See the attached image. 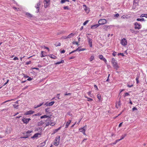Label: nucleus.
Returning a JSON list of instances; mask_svg holds the SVG:
<instances>
[{"instance_id": "obj_2", "label": "nucleus", "mask_w": 147, "mask_h": 147, "mask_svg": "<svg viewBox=\"0 0 147 147\" xmlns=\"http://www.w3.org/2000/svg\"><path fill=\"white\" fill-rule=\"evenodd\" d=\"M107 22V21L105 19H100L98 22V23L100 25L105 24Z\"/></svg>"}, {"instance_id": "obj_34", "label": "nucleus", "mask_w": 147, "mask_h": 147, "mask_svg": "<svg viewBox=\"0 0 147 147\" xmlns=\"http://www.w3.org/2000/svg\"><path fill=\"white\" fill-rule=\"evenodd\" d=\"M55 45L56 46V47H57V46H60L61 45V43H60V42H59L58 43V44H57V43H56L55 44Z\"/></svg>"}, {"instance_id": "obj_42", "label": "nucleus", "mask_w": 147, "mask_h": 147, "mask_svg": "<svg viewBox=\"0 0 147 147\" xmlns=\"http://www.w3.org/2000/svg\"><path fill=\"white\" fill-rule=\"evenodd\" d=\"M65 96H70L71 95V93H65L64 94Z\"/></svg>"}, {"instance_id": "obj_54", "label": "nucleus", "mask_w": 147, "mask_h": 147, "mask_svg": "<svg viewBox=\"0 0 147 147\" xmlns=\"http://www.w3.org/2000/svg\"><path fill=\"white\" fill-rule=\"evenodd\" d=\"M87 98L88 99V101H91L92 100V99L91 98Z\"/></svg>"}, {"instance_id": "obj_31", "label": "nucleus", "mask_w": 147, "mask_h": 147, "mask_svg": "<svg viewBox=\"0 0 147 147\" xmlns=\"http://www.w3.org/2000/svg\"><path fill=\"white\" fill-rule=\"evenodd\" d=\"M15 100V99H11L9 100H6V101H4V102H3V104H4V103H5L6 102H9V101H12V100Z\"/></svg>"}, {"instance_id": "obj_6", "label": "nucleus", "mask_w": 147, "mask_h": 147, "mask_svg": "<svg viewBox=\"0 0 147 147\" xmlns=\"http://www.w3.org/2000/svg\"><path fill=\"white\" fill-rule=\"evenodd\" d=\"M127 40L125 38H123L122 39L121 41V44L123 46L126 45L127 44Z\"/></svg>"}, {"instance_id": "obj_35", "label": "nucleus", "mask_w": 147, "mask_h": 147, "mask_svg": "<svg viewBox=\"0 0 147 147\" xmlns=\"http://www.w3.org/2000/svg\"><path fill=\"white\" fill-rule=\"evenodd\" d=\"M139 78V76H138L136 77V83L137 84H138L139 82V80H138V79Z\"/></svg>"}, {"instance_id": "obj_37", "label": "nucleus", "mask_w": 147, "mask_h": 147, "mask_svg": "<svg viewBox=\"0 0 147 147\" xmlns=\"http://www.w3.org/2000/svg\"><path fill=\"white\" fill-rule=\"evenodd\" d=\"M45 112H46L49 113V111H50L49 109V108L46 109L45 110Z\"/></svg>"}, {"instance_id": "obj_53", "label": "nucleus", "mask_w": 147, "mask_h": 147, "mask_svg": "<svg viewBox=\"0 0 147 147\" xmlns=\"http://www.w3.org/2000/svg\"><path fill=\"white\" fill-rule=\"evenodd\" d=\"M116 53H117L116 52L114 51L113 53V55L114 56H115L116 55Z\"/></svg>"}, {"instance_id": "obj_55", "label": "nucleus", "mask_w": 147, "mask_h": 147, "mask_svg": "<svg viewBox=\"0 0 147 147\" xmlns=\"http://www.w3.org/2000/svg\"><path fill=\"white\" fill-rule=\"evenodd\" d=\"M80 47H79L76 49L75 50V51L76 52L77 51H80Z\"/></svg>"}, {"instance_id": "obj_3", "label": "nucleus", "mask_w": 147, "mask_h": 147, "mask_svg": "<svg viewBox=\"0 0 147 147\" xmlns=\"http://www.w3.org/2000/svg\"><path fill=\"white\" fill-rule=\"evenodd\" d=\"M50 4V0H44V7L47 8Z\"/></svg>"}, {"instance_id": "obj_17", "label": "nucleus", "mask_w": 147, "mask_h": 147, "mask_svg": "<svg viewBox=\"0 0 147 147\" xmlns=\"http://www.w3.org/2000/svg\"><path fill=\"white\" fill-rule=\"evenodd\" d=\"M49 57H50L53 59H55L56 58V57L53 54L50 55Z\"/></svg>"}, {"instance_id": "obj_62", "label": "nucleus", "mask_w": 147, "mask_h": 147, "mask_svg": "<svg viewBox=\"0 0 147 147\" xmlns=\"http://www.w3.org/2000/svg\"><path fill=\"white\" fill-rule=\"evenodd\" d=\"M119 16V14L118 13H117L115 15V17H118Z\"/></svg>"}, {"instance_id": "obj_4", "label": "nucleus", "mask_w": 147, "mask_h": 147, "mask_svg": "<svg viewBox=\"0 0 147 147\" xmlns=\"http://www.w3.org/2000/svg\"><path fill=\"white\" fill-rule=\"evenodd\" d=\"M135 27V28L136 29H140L142 27V26L139 24H138L137 22H135L134 24Z\"/></svg>"}, {"instance_id": "obj_39", "label": "nucleus", "mask_w": 147, "mask_h": 147, "mask_svg": "<svg viewBox=\"0 0 147 147\" xmlns=\"http://www.w3.org/2000/svg\"><path fill=\"white\" fill-rule=\"evenodd\" d=\"M88 20H87L85 21L83 24V25L84 26L86 25V24L88 22Z\"/></svg>"}, {"instance_id": "obj_57", "label": "nucleus", "mask_w": 147, "mask_h": 147, "mask_svg": "<svg viewBox=\"0 0 147 147\" xmlns=\"http://www.w3.org/2000/svg\"><path fill=\"white\" fill-rule=\"evenodd\" d=\"M65 2V0H61V3H63Z\"/></svg>"}, {"instance_id": "obj_12", "label": "nucleus", "mask_w": 147, "mask_h": 147, "mask_svg": "<svg viewBox=\"0 0 147 147\" xmlns=\"http://www.w3.org/2000/svg\"><path fill=\"white\" fill-rule=\"evenodd\" d=\"M75 34H73L72 33H71L69 34V35H68L67 37H66V38H71L72 37L74 36L75 35Z\"/></svg>"}, {"instance_id": "obj_40", "label": "nucleus", "mask_w": 147, "mask_h": 147, "mask_svg": "<svg viewBox=\"0 0 147 147\" xmlns=\"http://www.w3.org/2000/svg\"><path fill=\"white\" fill-rule=\"evenodd\" d=\"M50 124H51L50 125H51V126H53L55 125V122H52Z\"/></svg>"}, {"instance_id": "obj_15", "label": "nucleus", "mask_w": 147, "mask_h": 147, "mask_svg": "<svg viewBox=\"0 0 147 147\" xmlns=\"http://www.w3.org/2000/svg\"><path fill=\"white\" fill-rule=\"evenodd\" d=\"M26 15L28 17H29L30 18L32 17V15L28 12H27L26 13Z\"/></svg>"}, {"instance_id": "obj_30", "label": "nucleus", "mask_w": 147, "mask_h": 147, "mask_svg": "<svg viewBox=\"0 0 147 147\" xmlns=\"http://www.w3.org/2000/svg\"><path fill=\"white\" fill-rule=\"evenodd\" d=\"M48 118L47 115H45L43 116H42L40 117V118L42 119L44 118Z\"/></svg>"}, {"instance_id": "obj_41", "label": "nucleus", "mask_w": 147, "mask_h": 147, "mask_svg": "<svg viewBox=\"0 0 147 147\" xmlns=\"http://www.w3.org/2000/svg\"><path fill=\"white\" fill-rule=\"evenodd\" d=\"M13 106L14 108L17 109L18 107V105H13Z\"/></svg>"}, {"instance_id": "obj_20", "label": "nucleus", "mask_w": 147, "mask_h": 147, "mask_svg": "<svg viewBox=\"0 0 147 147\" xmlns=\"http://www.w3.org/2000/svg\"><path fill=\"white\" fill-rule=\"evenodd\" d=\"M60 138V137L59 136H58V138H57V137L56 138L55 140V142H57L58 141V142H59Z\"/></svg>"}, {"instance_id": "obj_46", "label": "nucleus", "mask_w": 147, "mask_h": 147, "mask_svg": "<svg viewBox=\"0 0 147 147\" xmlns=\"http://www.w3.org/2000/svg\"><path fill=\"white\" fill-rule=\"evenodd\" d=\"M99 58L100 59H102L104 57L102 55H100L99 56Z\"/></svg>"}, {"instance_id": "obj_61", "label": "nucleus", "mask_w": 147, "mask_h": 147, "mask_svg": "<svg viewBox=\"0 0 147 147\" xmlns=\"http://www.w3.org/2000/svg\"><path fill=\"white\" fill-rule=\"evenodd\" d=\"M75 57H74V56H72V57H71L69 58V59H74Z\"/></svg>"}, {"instance_id": "obj_23", "label": "nucleus", "mask_w": 147, "mask_h": 147, "mask_svg": "<svg viewBox=\"0 0 147 147\" xmlns=\"http://www.w3.org/2000/svg\"><path fill=\"white\" fill-rule=\"evenodd\" d=\"M52 121L51 120L50 121H48V122H46V126H48L49 125H51V122H52Z\"/></svg>"}, {"instance_id": "obj_56", "label": "nucleus", "mask_w": 147, "mask_h": 147, "mask_svg": "<svg viewBox=\"0 0 147 147\" xmlns=\"http://www.w3.org/2000/svg\"><path fill=\"white\" fill-rule=\"evenodd\" d=\"M43 124V123L42 122H39L38 124V125L39 126L40 125H42V124Z\"/></svg>"}, {"instance_id": "obj_7", "label": "nucleus", "mask_w": 147, "mask_h": 147, "mask_svg": "<svg viewBox=\"0 0 147 147\" xmlns=\"http://www.w3.org/2000/svg\"><path fill=\"white\" fill-rule=\"evenodd\" d=\"M41 5V3L40 2H39L37 4V5H36L35 6V8L37 9V12H38L40 8L39 7V6L40 5Z\"/></svg>"}, {"instance_id": "obj_21", "label": "nucleus", "mask_w": 147, "mask_h": 147, "mask_svg": "<svg viewBox=\"0 0 147 147\" xmlns=\"http://www.w3.org/2000/svg\"><path fill=\"white\" fill-rule=\"evenodd\" d=\"M45 144V142H43L41 143L40 145V147H42L44 146Z\"/></svg>"}, {"instance_id": "obj_10", "label": "nucleus", "mask_w": 147, "mask_h": 147, "mask_svg": "<svg viewBox=\"0 0 147 147\" xmlns=\"http://www.w3.org/2000/svg\"><path fill=\"white\" fill-rule=\"evenodd\" d=\"M111 26H103V28L105 30H107L108 29H109L110 28V27Z\"/></svg>"}, {"instance_id": "obj_24", "label": "nucleus", "mask_w": 147, "mask_h": 147, "mask_svg": "<svg viewBox=\"0 0 147 147\" xmlns=\"http://www.w3.org/2000/svg\"><path fill=\"white\" fill-rule=\"evenodd\" d=\"M137 20L140 21H145V20L144 18H138L137 19Z\"/></svg>"}, {"instance_id": "obj_51", "label": "nucleus", "mask_w": 147, "mask_h": 147, "mask_svg": "<svg viewBox=\"0 0 147 147\" xmlns=\"http://www.w3.org/2000/svg\"><path fill=\"white\" fill-rule=\"evenodd\" d=\"M32 78L31 77H28V78L27 80L28 81H30L32 80Z\"/></svg>"}, {"instance_id": "obj_50", "label": "nucleus", "mask_w": 147, "mask_h": 147, "mask_svg": "<svg viewBox=\"0 0 147 147\" xmlns=\"http://www.w3.org/2000/svg\"><path fill=\"white\" fill-rule=\"evenodd\" d=\"M31 61H29L28 62H26V65H29V64H30L31 63Z\"/></svg>"}, {"instance_id": "obj_11", "label": "nucleus", "mask_w": 147, "mask_h": 147, "mask_svg": "<svg viewBox=\"0 0 147 147\" xmlns=\"http://www.w3.org/2000/svg\"><path fill=\"white\" fill-rule=\"evenodd\" d=\"M139 0H134L133 1V4L136 6L138 5L139 4Z\"/></svg>"}, {"instance_id": "obj_36", "label": "nucleus", "mask_w": 147, "mask_h": 147, "mask_svg": "<svg viewBox=\"0 0 147 147\" xmlns=\"http://www.w3.org/2000/svg\"><path fill=\"white\" fill-rule=\"evenodd\" d=\"M63 8L65 9H69V7L68 6H64L63 7Z\"/></svg>"}, {"instance_id": "obj_58", "label": "nucleus", "mask_w": 147, "mask_h": 147, "mask_svg": "<svg viewBox=\"0 0 147 147\" xmlns=\"http://www.w3.org/2000/svg\"><path fill=\"white\" fill-rule=\"evenodd\" d=\"M18 57H14L13 59V60H18Z\"/></svg>"}, {"instance_id": "obj_38", "label": "nucleus", "mask_w": 147, "mask_h": 147, "mask_svg": "<svg viewBox=\"0 0 147 147\" xmlns=\"http://www.w3.org/2000/svg\"><path fill=\"white\" fill-rule=\"evenodd\" d=\"M129 30L132 33H135V34L136 33H135V31L133 29H130Z\"/></svg>"}, {"instance_id": "obj_45", "label": "nucleus", "mask_w": 147, "mask_h": 147, "mask_svg": "<svg viewBox=\"0 0 147 147\" xmlns=\"http://www.w3.org/2000/svg\"><path fill=\"white\" fill-rule=\"evenodd\" d=\"M32 132V131H31L30 130H28L27 131H26V133L27 134H29L31 133Z\"/></svg>"}, {"instance_id": "obj_18", "label": "nucleus", "mask_w": 147, "mask_h": 147, "mask_svg": "<svg viewBox=\"0 0 147 147\" xmlns=\"http://www.w3.org/2000/svg\"><path fill=\"white\" fill-rule=\"evenodd\" d=\"M79 130L81 132H85V127H84L82 128L79 129Z\"/></svg>"}, {"instance_id": "obj_1", "label": "nucleus", "mask_w": 147, "mask_h": 147, "mask_svg": "<svg viewBox=\"0 0 147 147\" xmlns=\"http://www.w3.org/2000/svg\"><path fill=\"white\" fill-rule=\"evenodd\" d=\"M111 63L113 64V66L116 69H117L119 68V67L117 64L116 61L114 59V58L112 59Z\"/></svg>"}, {"instance_id": "obj_5", "label": "nucleus", "mask_w": 147, "mask_h": 147, "mask_svg": "<svg viewBox=\"0 0 147 147\" xmlns=\"http://www.w3.org/2000/svg\"><path fill=\"white\" fill-rule=\"evenodd\" d=\"M87 39L88 41L89 45H90V47H92V40L88 36H87Z\"/></svg>"}, {"instance_id": "obj_16", "label": "nucleus", "mask_w": 147, "mask_h": 147, "mask_svg": "<svg viewBox=\"0 0 147 147\" xmlns=\"http://www.w3.org/2000/svg\"><path fill=\"white\" fill-rule=\"evenodd\" d=\"M39 134H40L39 133L35 134H34V135L33 136L31 137V138H36L37 137H38V135Z\"/></svg>"}, {"instance_id": "obj_47", "label": "nucleus", "mask_w": 147, "mask_h": 147, "mask_svg": "<svg viewBox=\"0 0 147 147\" xmlns=\"http://www.w3.org/2000/svg\"><path fill=\"white\" fill-rule=\"evenodd\" d=\"M59 94H57V95L56 97L58 98V99H60L61 98H59Z\"/></svg>"}, {"instance_id": "obj_59", "label": "nucleus", "mask_w": 147, "mask_h": 147, "mask_svg": "<svg viewBox=\"0 0 147 147\" xmlns=\"http://www.w3.org/2000/svg\"><path fill=\"white\" fill-rule=\"evenodd\" d=\"M9 79H7V82L4 84V85H5L6 84L9 82Z\"/></svg>"}, {"instance_id": "obj_22", "label": "nucleus", "mask_w": 147, "mask_h": 147, "mask_svg": "<svg viewBox=\"0 0 147 147\" xmlns=\"http://www.w3.org/2000/svg\"><path fill=\"white\" fill-rule=\"evenodd\" d=\"M143 17H145L146 18H147V14H142L140 16V17L142 18Z\"/></svg>"}, {"instance_id": "obj_44", "label": "nucleus", "mask_w": 147, "mask_h": 147, "mask_svg": "<svg viewBox=\"0 0 147 147\" xmlns=\"http://www.w3.org/2000/svg\"><path fill=\"white\" fill-rule=\"evenodd\" d=\"M118 55H121L122 56H124V54L123 53H119L118 54Z\"/></svg>"}, {"instance_id": "obj_14", "label": "nucleus", "mask_w": 147, "mask_h": 147, "mask_svg": "<svg viewBox=\"0 0 147 147\" xmlns=\"http://www.w3.org/2000/svg\"><path fill=\"white\" fill-rule=\"evenodd\" d=\"M71 122V121L69 120V121H68L67 122H66L65 125V128H67L68 127L69 125L70 124Z\"/></svg>"}, {"instance_id": "obj_28", "label": "nucleus", "mask_w": 147, "mask_h": 147, "mask_svg": "<svg viewBox=\"0 0 147 147\" xmlns=\"http://www.w3.org/2000/svg\"><path fill=\"white\" fill-rule=\"evenodd\" d=\"M55 103V102L54 101H52L51 102H49L48 103V105L49 106H52V105Z\"/></svg>"}, {"instance_id": "obj_8", "label": "nucleus", "mask_w": 147, "mask_h": 147, "mask_svg": "<svg viewBox=\"0 0 147 147\" xmlns=\"http://www.w3.org/2000/svg\"><path fill=\"white\" fill-rule=\"evenodd\" d=\"M34 111H32L31 110L29 111H27L24 114V115H30L31 114H32L34 113Z\"/></svg>"}, {"instance_id": "obj_43", "label": "nucleus", "mask_w": 147, "mask_h": 147, "mask_svg": "<svg viewBox=\"0 0 147 147\" xmlns=\"http://www.w3.org/2000/svg\"><path fill=\"white\" fill-rule=\"evenodd\" d=\"M129 94L127 93V92H126V93H125V95L124 96V97H125L127 96H128V95H129Z\"/></svg>"}, {"instance_id": "obj_49", "label": "nucleus", "mask_w": 147, "mask_h": 147, "mask_svg": "<svg viewBox=\"0 0 147 147\" xmlns=\"http://www.w3.org/2000/svg\"><path fill=\"white\" fill-rule=\"evenodd\" d=\"M132 111H135V110H137V108H136V107H134L132 108Z\"/></svg>"}, {"instance_id": "obj_63", "label": "nucleus", "mask_w": 147, "mask_h": 147, "mask_svg": "<svg viewBox=\"0 0 147 147\" xmlns=\"http://www.w3.org/2000/svg\"><path fill=\"white\" fill-rule=\"evenodd\" d=\"M76 52V51H75V50H74V51H71V52H70V53H69V55H70V54H72V53H74V52Z\"/></svg>"}, {"instance_id": "obj_32", "label": "nucleus", "mask_w": 147, "mask_h": 147, "mask_svg": "<svg viewBox=\"0 0 147 147\" xmlns=\"http://www.w3.org/2000/svg\"><path fill=\"white\" fill-rule=\"evenodd\" d=\"M126 136V134H125L124 135H122L121 137V138L120 139V140H122L125 137V136Z\"/></svg>"}, {"instance_id": "obj_9", "label": "nucleus", "mask_w": 147, "mask_h": 147, "mask_svg": "<svg viewBox=\"0 0 147 147\" xmlns=\"http://www.w3.org/2000/svg\"><path fill=\"white\" fill-rule=\"evenodd\" d=\"M100 25L99 24H95L92 26L91 27V28L92 29H94L98 27Z\"/></svg>"}, {"instance_id": "obj_48", "label": "nucleus", "mask_w": 147, "mask_h": 147, "mask_svg": "<svg viewBox=\"0 0 147 147\" xmlns=\"http://www.w3.org/2000/svg\"><path fill=\"white\" fill-rule=\"evenodd\" d=\"M28 136H26L21 137H20V138H28Z\"/></svg>"}, {"instance_id": "obj_26", "label": "nucleus", "mask_w": 147, "mask_h": 147, "mask_svg": "<svg viewBox=\"0 0 147 147\" xmlns=\"http://www.w3.org/2000/svg\"><path fill=\"white\" fill-rule=\"evenodd\" d=\"M44 102H42V103H41L40 104H39L38 105H37L36 106L34 107V108H38V107H39L40 106H41V105H42V104H43Z\"/></svg>"}, {"instance_id": "obj_52", "label": "nucleus", "mask_w": 147, "mask_h": 147, "mask_svg": "<svg viewBox=\"0 0 147 147\" xmlns=\"http://www.w3.org/2000/svg\"><path fill=\"white\" fill-rule=\"evenodd\" d=\"M73 44H76L77 45H79V44H78V43L77 42H73Z\"/></svg>"}, {"instance_id": "obj_29", "label": "nucleus", "mask_w": 147, "mask_h": 147, "mask_svg": "<svg viewBox=\"0 0 147 147\" xmlns=\"http://www.w3.org/2000/svg\"><path fill=\"white\" fill-rule=\"evenodd\" d=\"M59 142H54V144L55 146H57L59 144Z\"/></svg>"}, {"instance_id": "obj_25", "label": "nucleus", "mask_w": 147, "mask_h": 147, "mask_svg": "<svg viewBox=\"0 0 147 147\" xmlns=\"http://www.w3.org/2000/svg\"><path fill=\"white\" fill-rule=\"evenodd\" d=\"M94 59V57L93 55H92L91 56L90 58V61H92Z\"/></svg>"}, {"instance_id": "obj_33", "label": "nucleus", "mask_w": 147, "mask_h": 147, "mask_svg": "<svg viewBox=\"0 0 147 147\" xmlns=\"http://www.w3.org/2000/svg\"><path fill=\"white\" fill-rule=\"evenodd\" d=\"M43 52L45 53V52L44 51H42V52H41V57H44L46 56V55H45V54H43Z\"/></svg>"}, {"instance_id": "obj_19", "label": "nucleus", "mask_w": 147, "mask_h": 147, "mask_svg": "<svg viewBox=\"0 0 147 147\" xmlns=\"http://www.w3.org/2000/svg\"><path fill=\"white\" fill-rule=\"evenodd\" d=\"M64 61L63 60H62L61 61L58 62L56 63H55V65L59 64L61 63H64Z\"/></svg>"}, {"instance_id": "obj_27", "label": "nucleus", "mask_w": 147, "mask_h": 147, "mask_svg": "<svg viewBox=\"0 0 147 147\" xmlns=\"http://www.w3.org/2000/svg\"><path fill=\"white\" fill-rule=\"evenodd\" d=\"M97 97L99 99V100H100L101 99V96L100 94H98L97 95Z\"/></svg>"}, {"instance_id": "obj_64", "label": "nucleus", "mask_w": 147, "mask_h": 147, "mask_svg": "<svg viewBox=\"0 0 147 147\" xmlns=\"http://www.w3.org/2000/svg\"><path fill=\"white\" fill-rule=\"evenodd\" d=\"M65 51L63 50L61 52V53H65Z\"/></svg>"}, {"instance_id": "obj_60", "label": "nucleus", "mask_w": 147, "mask_h": 147, "mask_svg": "<svg viewBox=\"0 0 147 147\" xmlns=\"http://www.w3.org/2000/svg\"><path fill=\"white\" fill-rule=\"evenodd\" d=\"M133 85H129V84H128L127 85V86L128 87H129V88H131L132 86H133Z\"/></svg>"}, {"instance_id": "obj_13", "label": "nucleus", "mask_w": 147, "mask_h": 147, "mask_svg": "<svg viewBox=\"0 0 147 147\" xmlns=\"http://www.w3.org/2000/svg\"><path fill=\"white\" fill-rule=\"evenodd\" d=\"M22 121L23 122V123L24 124H27L28 122L27 120V119L26 118H23L22 119Z\"/></svg>"}]
</instances>
